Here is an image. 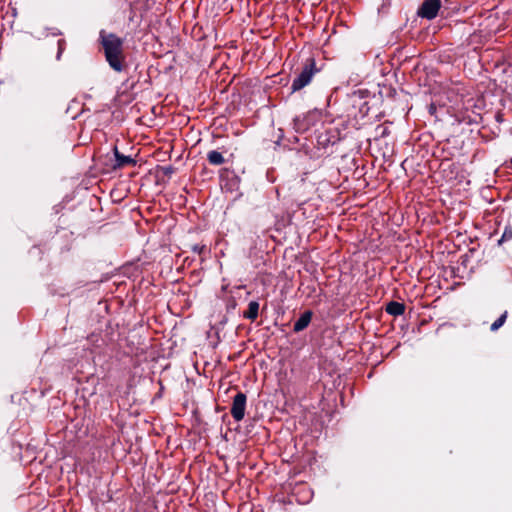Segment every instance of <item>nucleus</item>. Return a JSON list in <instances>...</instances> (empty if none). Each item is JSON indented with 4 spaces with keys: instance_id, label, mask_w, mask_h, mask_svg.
<instances>
[{
    "instance_id": "obj_5",
    "label": "nucleus",
    "mask_w": 512,
    "mask_h": 512,
    "mask_svg": "<svg viewBox=\"0 0 512 512\" xmlns=\"http://www.w3.org/2000/svg\"><path fill=\"white\" fill-rule=\"evenodd\" d=\"M312 318V312L306 311L301 315V317L294 324V331L300 332L304 330L310 323Z\"/></svg>"
},
{
    "instance_id": "obj_10",
    "label": "nucleus",
    "mask_w": 512,
    "mask_h": 512,
    "mask_svg": "<svg viewBox=\"0 0 512 512\" xmlns=\"http://www.w3.org/2000/svg\"><path fill=\"white\" fill-rule=\"evenodd\" d=\"M507 318V312H504L495 322L491 325V331L498 330L504 323Z\"/></svg>"
},
{
    "instance_id": "obj_3",
    "label": "nucleus",
    "mask_w": 512,
    "mask_h": 512,
    "mask_svg": "<svg viewBox=\"0 0 512 512\" xmlns=\"http://www.w3.org/2000/svg\"><path fill=\"white\" fill-rule=\"evenodd\" d=\"M440 5V0H424L418 14L424 18L433 19L436 17Z\"/></svg>"
},
{
    "instance_id": "obj_4",
    "label": "nucleus",
    "mask_w": 512,
    "mask_h": 512,
    "mask_svg": "<svg viewBox=\"0 0 512 512\" xmlns=\"http://www.w3.org/2000/svg\"><path fill=\"white\" fill-rule=\"evenodd\" d=\"M313 61L309 65H306L301 74L293 81L292 89L299 90L306 86L313 76Z\"/></svg>"
},
{
    "instance_id": "obj_8",
    "label": "nucleus",
    "mask_w": 512,
    "mask_h": 512,
    "mask_svg": "<svg viewBox=\"0 0 512 512\" xmlns=\"http://www.w3.org/2000/svg\"><path fill=\"white\" fill-rule=\"evenodd\" d=\"M208 160L213 165H220L224 162V157L217 151H210L208 153Z\"/></svg>"
},
{
    "instance_id": "obj_12",
    "label": "nucleus",
    "mask_w": 512,
    "mask_h": 512,
    "mask_svg": "<svg viewBox=\"0 0 512 512\" xmlns=\"http://www.w3.org/2000/svg\"><path fill=\"white\" fill-rule=\"evenodd\" d=\"M162 170L164 171L165 174L167 175H170L173 173V169L172 167H165V168H162Z\"/></svg>"
},
{
    "instance_id": "obj_6",
    "label": "nucleus",
    "mask_w": 512,
    "mask_h": 512,
    "mask_svg": "<svg viewBox=\"0 0 512 512\" xmlns=\"http://www.w3.org/2000/svg\"><path fill=\"white\" fill-rule=\"evenodd\" d=\"M259 303L252 301L248 305V310L244 312V317L250 320H255L258 316Z\"/></svg>"
},
{
    "instance_id": "obj_9",
    "label": "nucleus",
    "mask_w": 512,
    "mask_h": 512,
    "mask_svg": "<svg viewBox=\"0 0 512 512\" xmlns=\"http://www.w3.org/2000/svg\"><path fill=\"white\" fill-rule=\"evenodd\" d=\"M115 156H116L117 166H119V167H123L125 165L131 164L134 162L131 157L124 156V155L118 153V151L115 152Z\"/></svg>"
},
{
    "instance_id": "obj_7",
    "label": "nucleus",
    "mask_w": 512,
    "mask_h": 512,
    "mask_svg": "<svg viewBox=\"0 0 512 512\" xmlns=\"http://www.w3.org/2000/svg\"><path fill=\"white\" fill-rule=\"evenodd\" d=\"M386 311L391 315H400L404 312V306L397 302L388 304Z\"/></svg>"
},
{
    "instance_id": "obj_1",
    "label": "nucleus",
    "mask_w": 512,
    "mask_h": 512,
    "mask_svg": "<svg viewBox=\"0 0 512 512\" xmlns=\"http://www.w3.org/2000/svg\"><path fill=\"white\" fill-rule=\"evenodd\" d=\"M102 45L109 65L117 72L123 70L122 41L113 34H102Z\"/></svg>"
},
{
    "instance_id": "obj_11",
    "label": "nucleus",
    "mask_w": 512,
    "mask_h": 512,
    "mask_svg": "<svg viewBox=\"0 0 512 512\" xmlns=\"http://www.w3.org/2000/svg\"><path fill=\"white\" fill-rule=\"evenodd\" d=\"M508 240V239H512V228H507L504 233H503V236H502V240Z\"/></svg>"
},
{
    "instance_id": "obj_2",
    "label": "nucleus",
    "mask_w": 512,
    "mask_h": 512,
    "mask_svg": "<svg viewBox=\"0 0 512 512\" xmlns=\"http://www.w3.org/2000/svg\"><path fill=\"white\" fill-rule=\"evenodd\" d=\"M245 407H246V395L243 393H237L234 397L231 414L236 421H240L243 419L245 415Z\"/></svg>"
}]
</instances>
